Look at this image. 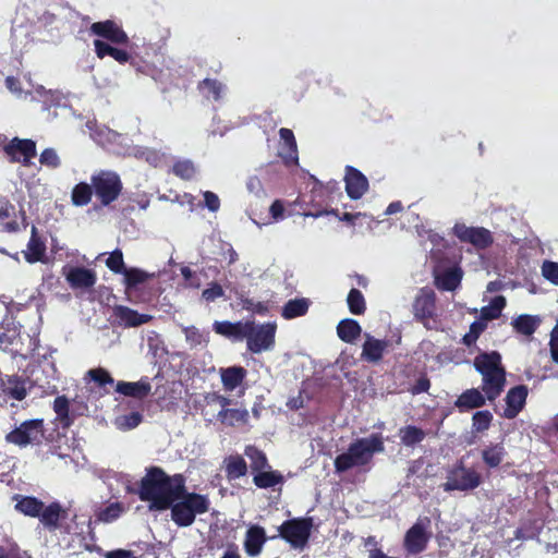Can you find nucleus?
<instances>
[{
  "mask_svg": "<svg viewBox=\"0 0 558 558\" xmlns=\"http://www.w3.org/2000/svg\"><path fill=\"white\" fill-rule=\"evenodd\" d=\"M185 481L181 473L170 476L160 466H150L141 480L140 499L149 501L151 509L167 510L184 492Z\"/></svg>",
  "mask_w": 558,
  "mask_h": 558,
  "instance_id": "1",
  "label": "nucleus"
},
{
  "mask_svg": "<svg viewBox=\"0 0 558 558\" xmlns=\"http://www.w3.org/2000/svg\"><path fill=\"white\" fill-rule=\"evenodd\" d=\"M384 450V437L380 433L357 438L349 445L345 452L336 457L333 461L335 470L337 473H344L353 468L364 466L372 462L375 453Z\"/></svg>",
  "mask_w": 558,
  "mask_h": 558,
  "instance_id": "2",
  "label": "nucleus"
},
{
  "mask_svg": "<svg viewBox=\"0 0 558 558\" xmlns=\"http://www.w3.org/2000/svg\"><path fill=\"white\" fill-rule=\"evenodd\" d=\"M210 501L206 495L190 493L184 485V492L170 506L171 520L180 527H186L194 523L197 514L208 512Z\"/></svg>",
  "mask_w": 558,
  "mask_h": 558,
  "instance_id": "3",
  "label": "nucleus"
},
{
  "mask_svg": "<svg viewBox=\"0 0 558 558\" xmlns=\"http://www.w3.org/2000/svg\"><path fill=\"white\" fill-rule=\"evenodd\" d=\"M313 179V186L310 192L308 204H312L315 207V210L304 211L303 215L305 217L318 218L323 215H329V210L327 206L330 202H332L336 196H341V190L339 182L335 180H330L327 183H323L317 180L315 177Z\"/></svg>",
  "mask_w": 558,
  "mask_h": 558,
  "instance_id": "4",
  "label": "nucleus"
},
{
  "mask_svg": "<svg viewBox=\"0 0 558 558\" xmlns=\"http://www.w3.org/2000/svg\"><path fill=\"white\" fill-rule=\"evenodd\" d=\"M90 182L97 199L102 206H109L116 202L123 190L120 175L112 170H99L92 174Z\"/></svg>",
  "mask_w": 558,
  "mask_h": 558,
  "instance_id": "5",
  "label": "nucleus"
},
{
  "mask_svg": "<svg viewBox=\"0 0 558 558\" xmlns=\"http://www.w3.org/2000/svg\"><path fill=\"white\" fill-rule=\"evenodd\" d=\"M276 323H264L256 325L253 320H247L245 331L246 348L253 354H259L270 351L276 343Z\"/></svg>",
  "mask_w": 558,
  "mask_h": 558,
  "instance_id": "6",
  "label": "nucleus"
},
{
  "mask_svg": "<svg viewBox=\"0 0 558 558\" xmlns=\"http://www.w3.org/2000/svg\"><path fill=\"white\" fill-rule=\"evenodd\" d=\"M412 313L414 319L422 323L425 328L429 330L438 328L436 293L433 289L424 287L418 290L412 303Z\"/></svg>",
  "mask_w": 558,
  "mask_h": 558,
  "instance_id": "7",
  "label": "nucleus"
},
{
  "mask_svg": "<svg viewBox=\"0 0 558 558\" xmlns=\"http://www.w3.org/2000/svg\"><path fill=\"white\" fill-rule=\"evenodd\" d=\"M481 484V474L472 468H466L463 461H459L448 471L442 488L445 492H468L477 488Z\"/></svg>",
  "mask_w": 558,
  "mask_h": 558,
  "instance_id": "8",
  "label": "nucleus"
},
{
  "mask_svg": "<svg viewBox=\"0 0 558 558\" xmlns=\"http://www.w3.org/2000/svg\"><path fill=\"white\" fill-rule=\"evenodd\" d=\"M313 524L311 517L286 520L278 527L279 536L293 548H304L310 539Z\"/></svg>",
  "mask_w": 558,
  "mask_h": 558,
  "instance_id": "9",
  "label": "nucleus"
},
{
  "mask_svg": "<svg viewBox=\"0 0 558 558\" xmlns=\"http://www.w3.org/2000/svg\"><path fill=\"white\" fill-rule=\"evenodd\" d=\"M44 437V420L35 418L23 422L19 427L11 430L5 439L10 444L26 447L27 445H39Z\"/></svg>",
  "mask_w": 558,
  "mask_h": 558,
  "instance_id": "10",
  "label": "nucleus"
},
{
  "mask_svg": "<svg viewBox=\"0 0 558 558\" xmlns=\"http://www.w3.org/2000/svg\"><path fill=\"white\" fill-rule=\"evenodd\" d=\"M453 234L461 242L470 243L480 250L489 247L494 242L490 231L483 227H468L464 223H457L453 227Z\"/></svg>",
  "mask_w": 558,
  "mask_h": 558,
  "instance_id": "11",
  "label": "nucleus"
},
{
  "mask_svg": "<svg viewBox=\"0 0 558 558\" xmlns=\"http://www.w3.org/2000/svg\"><path fill=\"white\" fill-rule=\"evenodd\" d=\"M3 151L10 162H22L27 166L36 156V143L29 138L14 137L4 145Z\"/></svg>",
  "mask_w": 558,
  "mask_h": 558,
  "instance_id": "12",
  "label": "nucleus"
},
{
  "mask_svg": "<svg viewBox=\"0 0 558 558\" xmlns=\"http://www.w3.org/2000/svg\"><path fill=\"white\" fill-rule=\"evenodd\" d=\"M89 32L92 35L99 37L98 39H106L109 44L126 45L129 43L128 34L112 20L93 23Z\"/></svg>",
  "mask_w": 558,
  "mask_h": 558,
  "instance_id": "13",
  "label": "nucleus"
},
{
  "mask_svg": "<svg viewBox=\"0 0 558 558\" xmlns=\"http://www.w3.org/2000/svg\"><path fill=\"white\" fill-rule=\"evenodd\" d=\"M112 324L124 328L138 327L153 319L151 315L141 314L137 311L125 306L114 305L112 307Z\"/></svg>",
  "mask_w": 558,
  "mask_h": 558,
  "instance_id": "14",
  "label": "nucleus"
},
{
  "mask_svg": "<svg viewBox=\"0 0 558 558\" xmlns=\"http://www.w3.org/2000/svg\"><path fill=\"white\" fill-rule=\"evenodd\" d=\"M0 392L8 399L22 401L27 396V379L17 374L7 375L0 372Z\"/></svg>",
  "mask_w": 558,
  "mask_h": 558,
  "instance_id": "15",
  "label": "nucleus"
},
{
  "mask_svg": "<svg viewBox=\"0 0 558 558\" xmlns=\"http://www.w3.org/2000/svg\"><path fill=\"white\" fill-rule=\"evenodd\" d=\"M365 341L362 345L361 360L367 363L377 364L383 360L390 342L387 339H377L368 332L364 333Z\"/></svg>",
  "mask_w": 558,
  "mask_h": 558,
  "instance_id": "16",
  "label": "nucleus"
},
{
  "mask_svg": "<svg viewBox=\"0 0 558 558\" xmlns=\"http://www.w3.org/2000/svg\"><path fill=\"white\" fill-rule=\"evenodd\" d=\"M68 517L69 510L59 501H52L47 506L44 505L38 519L46 530L54 532L61 527L60 521L66 520Z\"/></svg>",
  "mask_w": 558,
  "mask_h": 558,
  "instance_id": "17",
  "label": "nucleus"
},
{
  "mask_svg": "<svg viewBox=\"0 0 558 558\" xmlns=\"http://www.w3.org/2000/svg\"><path fill=\"white\" fill-rule=\"evenodd\" d=\"M473 365L482 377L506 373L498 351L481 352L475 356Z\"/></svg>",
  "mask_w": 558,
  "mask_h": 558,
  "instance_id": "18",
  "label": "nucleus"
},
{
  "mask_svg": "<svg viewBox=\"0 0 558 558\" xmlns=\"http://www.w3.org/2000/svg\"><path fill=\"white\" fill-rule=\"evenodd\" d=\"M345 192L351 199H360L368 190L367 178L352 166L345 167Z\"/></svg>",
  "mask_w": 558,
  "mask_h": 558,
  "instance_id": "19",
  "label": "nucleus"
},
{
  "mask_svg": "<svg viewBox=\"0 0 558 558\" xmlns=\"http://www.w3.org/2000/svg\"><path fill=\"white\" fill-rule=\"evenodd\" d=\"M527 392V387L524 385L510 388L505 398L506 408L502 416L509 420L514 418L524 408Z\"/></svg>",
  "mask_w": 558,
  "mask_h": 558,
  "instance_id": "20",
  "label": "nucleus"
},
{
  "mask_svg": "<svg viewBox=\"0 0 558 558\" xmlns=\"http://www.w3.org/2000/svg\"><path fill=\"white\" fill-rule=\"evenodd\" d=\"M429 536L421 523L413 524L405 533L404 548L409 554L416 555L424 551L427 547Z\"/></svg>",
  "mask_w": 558,
  "mask_h": 558,
  "instance_id": "21",
  "label": "nucleus"
},
{
  "mask_svg": "<svg viewBox=\"0 0 558 558\" xmlns=\"http://www.w3.org/2000/svg\"><path fill=\"white\" fill-rule=\"evenodd\" d=\"M268 541V537L266 535V531L263 526L258 524L251 525L244 536V550L248 557H256L258 556L265 543Z\"/></svg>",
  "mask_w": 558,
  "mask_h": 558,
  "instance_id": "22",
  "label": "nucleus"
},
{
  "mask_svg": "<svg viewBox=\"0 0 558 558\" xmlns=\"http://www.w3.org/2000/svg\"><path fill=\"white\" fill-rule=\"evenodd\" d=\"M46 240L38 232V229L35 226H32L31 229V238L28 240L26 250L23 251V256L25 260L29 264H35L38 262H44L46 257Z\"/></svg>",
  "mask_w": 558,
  "mask_h": 558,
  "instance_id": "23",
  "label": "nucleus"
},
{
  "mask_svg": "<svg viewBox=\"0 0 558 558\" xmlns=\"http://www.w3.org/2000/svg\"><path fill=\"white\" fill-rule=\"evenodd\" d=\"M93 44L97 58L104 59L106 57H111L120 64L131 63V65H135L132 56L125 49L114 47L101 39H95Z\"/></svg>",
  "mask_w": 558,
  "mask_h": 558,
  "instance_id": "24",
  "label": "nucleus"
},
{
  "mask_svg": "<svg viewBox=\"0 0 558 558\" xmlns=\"http://www.w3.org/2000/svg\"><path fill=\"white\" fill-rule=\"evenodd\" d=\"M65 279L73 289H89L95 286L97 276L93 269L76 266L69 269Z\"/></svg>",
  "mask_w": 558,
  "mask_h": 558,
  "instance_id": "25",
  "label": "nucleus"
},
{
  "mask_svg": "<svg viewBox=\"0 0 558 558\" xmlns=\"http://www.w3.org/2000/svg\"><path fill=\"white\" fill-rule=\"evenodd\" d=\"M52 410L56 413L54 423L58 427L66 430L74 424L76 414L71 410L66 396H58L53 400Z\"/></svg>",
  "mask_w": 558,
  "mask_h": 558,
  "instance_id": "26",
  "label": "nucleus"
},
{
  "mask_svg": "<svg viewBox=\"0 0 558 558\" xmlns=\"http://www.w3.org/2000/svg\"><path fill=\"white\" fill-rule=\"evenodd\" d=\"M151 390V385L147 378H142L138 381H118L116 385V391L125 396L132 397L138 400L145 399Z\"/></svg>",
  "mask_w": 558,
  "mask_h": 558,
  "instance_id": "27",
  "label": "nucleus"
},
{
  "mask_svg": "<svg viewBox=\"0 0 558 558\" xmlns=\"http://www.w3.org/2000/svg\"><path fill=\"white\" fill-rule=\"evenodd\" d=\"M486 396L483 395L478 389L471 388L463 391L458 399L454 401L456 408L460 412H465L472 409L482 408L486 403Z\"/></svg>",
  "mask_w": 558,
  "mask_h": 558,
  "instance_id": "28",
  "label": "nucleus"
},
{
  "mask_svg": "<svg viewBox=\"0 0 558 558\" xmlns=\"http://www.w3.org/2000/svg\"><path fill=\"white\" fill-rule=\"evenodd\" d=\"M506 373L482 377L481 389L488 401H495L506 387Z\"/></svg>",
  "mask_w": 558,
  "mask_h": 558,
  "instance_id": "29",
  "label": "nucleus"
},
{
  "mask_svg": "<svg viewBox=\"0 0 558 558\" xmlns=\"http://www.w3.org/2000/svg\"><path fill=\"white\" fill-rule=\"evenodd\" d=\"M507 454L502 442L489 444L481 452L484 464L489 469L500 466Z\"/></svg>",
  "mask_w": 558,
  "mask_h": 558,
  "instance_id": "30",
  "label": "nucleus"
},
{
  "mask_svg": "<svg viewBox=\"0 0 558 558\" xmlns=\"http://www.w3.org/2000/svg\"><path fill=\"white\" fill-rule=\"evenodd\" d=\"M213 328L216 333L228 337V338H234L236 340H242L245 337V331L247 328V322H236L231 323L228 320L223 322H215L213 325Z\"/></svg>",
  "mask_w": 558,
  "mask_h": 558,
  "instance_id": "31",
  "label": "nucleus"
},
{
  "mask_svg": "<svg viewBox=\"0 0 558 558\" xmlns=\"http://www.w3.org/2000/svg\"><path fill=\"white\" fill-rule=\"evenodd\" d=\"M247 375L243 366H230L220 369V377L226 390L233 391L239 387Z\"/></svg>",
  "mask_w": 558,
  "mask_h": 558,
  "instance_id": "32",
  "label": "nucleus"
},
{
  "mask_svg": "<svg viewBox=\"0 0 558 558\" xmlns=\"http://www.w3.org/2000/svg\"><path fill=\"white\" fill-rule=\"evenodd\" d=\"M362 333L361 325L352 318H344L338 323L337 335L345 343H354Z\"/></svg>",
  "mask_w": 558,
  "mask_h": 558,
  "instance_id": "33",
  "label": "nucleus"
},
{
  "mask_svg": "<svg viewBox=\"0 0 558 558\" xmlns=\"http://www.w3.org/2000/svg\"><path fill=\"white\" fill-rule=\"evenodd\" d=\"M462 280V270L458 267L449 268L445 270L440 276L436 278V284L444 291L456 290Z\"/></svg>",
  "mask_w": 558,
  "mask_h": 558,
  "instance_id": "34",
  "label": "nucleus"
},
{
  "mask_svg": "<svg viewBox=\"0 0 558 558\" xmlns=\"http://www.w3.org/2000/svg\"><path fill=\"white\" fill-rule=\"evenodd\" d=\"M44 505V501L34 496H22L17 500L15 509L24 515L39 518Z\"/></svg>",
  "mask_w": 558,
  "mask_h": 558,
  "instance_id": "35",
  "label": "nucleus"
},
{
  "mask_svg": "<svg viewBox=\"0 0 558 558\" xmlns=\"http://www.w3.org/2000/svg\"><path fill=\"white\" fill-rule=\"evenodd\" d=\"M94 192L93 184L80 182L75 184L71 192V202L76 207H83L90 203Z\"/></svg>",
  "mask_w": 558,
  "mask_h": 558,
  "instance_id": "36",
  "label": "nucleus"
},
{
  "mask_svg": "<svg viewBox=\"0 0 558 558\" xmlns=\"http://www.w3.org/2000/svg\"><path fill=\"white\" fill-rule=\"evenodd\" d=\"M310 301L307 299L289 300L282 307L281 316L286 319H293L304 316L308 312Z\"/></svg>",
  "mask_w": 558,
  "mask_h": 558,
  "instance_id": "37",
  "label": "nucleus"
},
{
  "mask_svg": "<svg viewBox=\"0 0 558 558\" xmlns=\"http://www.w3.org/2000/svg\"><path fill=\"white\" fill-rule=\"evenodd\" d=\"M506 304L507 301L504 295H497L493 298L488 305L481 308L480 319L487 323L489 320L499 318Z\"/></svg>",
  "mask_w": 558,
  "mask_h": 558,
  "instance_id": "38",
  "label": "nucleus"
},
{
  "mask_svg": "<svg viewBox=\"0 0 558 558\" xmlns=\"http://www.w3.org/2000/svg\"><path fill=\"white\" fill-rule=\"evenodd\" d=\"M16 215L15 206L5 201L0 206V221L2 222V230L8 233H15L20 231V223L16 219L4 222L5 219L13 218Z\"/></svg>",
  "mask_w": 558,
  "mask_h": 558,
  "instance_id": "39",
  "label": "nucleus"
},
{
  "mask_svg": "<svg viewBox=\"0 0 558 558\" xmlns=\"http://www.w3.org/2000/svg\"><path fill=\"white\" fill-rule=\"evenodd\" d=\"M539 325V319L536 316L522 314L513 319L512 326L514 330L524 336H532Z\"/></svg>",
  "mask_w": 558,
  "mask_h": 558,
  "instance_id": "40",
  "label": "nucleus"
},
{
  "mask_svg": "<svg viewBox=\"0 0 558 558\" xmlns=\"http://www.w3.org/2000/svg\"><path fill=\"white\" fill-rule=\"evenodd\" d=\"M218 421L228 426H234L238 423H246L248 412L245 409H222L218 412Z\"/></svg>",
  "mask_w": 558,
  "mask_h": 558,
  "instance_id": "41",
  "label": "nucleus"
},
{
  "mask_svg": "<svg viewBox=\"0 0 558 558\" xmlns=\"http://www.w3.org/2000/svg\"><path fill=\"white\" fill-rule=\"evenodd\" d=\"M247 472L245 460L239 456H230L226 459V474L228 480H236L244 476Z\"/></svg>",
  "mask_w": 558,
  "mask_h": 558,
  "instance_id": "42",
  "label": "nucleus"
},
{
  "mask_svg": "<svg viewBox=\"0 0 558 558\" xmlns=\"http://www.w3.org/2000/svg\"><path fill=\"white\" fill-rule=\"evenodd\" d=\"M124 276V284L126 292L135 289L138 284L146 282L154 277V274H148L140 268H126L122 274Z\"/></svg>",
  "mask_w": 558,
  "mask_h": 558,
  "instance_id": "43",
  "label": "nucleus"
},
{
  "mask_svg": "<svg viewBox=\"0 0 558 558\" xmlns=\"http://www.w3.org/2000/svg\"><path fill=\"white\" fill-rule=\"evenodd\" d=\"M198 90L207 98H213L215 101L219 100L225 90V85L215 78H204L197 84Z\"/></svg>",
  "mask_w": 558,
  "mask_h": 558,
  "instance_id": "44",
  "label": "nucleus"
},
{
  "mask_svg": "<svg viewBox=\"0 0 558 558\" xmlns=\"http://www.w3.org/2000/svg\"><path fill=\"white\" fill-rule=\"evenodd\" d=\"M282 474L277 471H259L254 475L253 482L258 488H270L283 483Z\"/></svg>",
  "mask_w": 558,
  "mask_h": 558,
  "instance_id": "45",
  "label": "nucleus"
},
{
  "mask_svg": "<svg viewBox=\"0 0 558 558\" xmlns=\"http://www.w3.org/2000/svg\"><path fill=\"white\" fill-rule=\"evenodd\" d=\"M399 435L401 442L407 447H413L416 444L423 441L426 437V433L422 428L414 425L402 427Z\"/></svg>",
  "mask_w": 558,
  "mask_h": 558,
  "instance_id": "46",
  "label": "nucleus"
},
{
  "mask_svg": "<svg viewBox=\"0 0 558 558\" xmlns=\"http://www.w3.org/2000/svg\"><path fill=\"white\" fill-rule=\"evenodd\" d=\"M347 304L353 315H363L366 311L365 298L359 289L352 288L349 291Z\"/></svg>",
  "mask_w": 558,
  "mask_h": 558,
  "instance_id": "47",
  "label": "nucleus"
},
{
  "mask_svg": "<svg viewBox=\"0 0 558 558\" xmlns=\"http://www.w3.org/2000/svg\"><path fill=\"white\" fill-rule=\"evenodd\" d=\"M245 454L251 459V469L253 471L259 472L269 468L266 454L256 447L248 446L245 449Z\"/></svg>",
  "mask_w": 558,
  "mask_h": 558,
  "instance_id": "48",
  "label": "nucleus"
},
{
  "mask_svg": "<svg viewBox=\"0 0 558 558\" xmlns=\"http://www.w3.org/2000/svg\"><path fill=\"white\" fill-rule=\"evenodd\" d=\"M493 422V414L488 410L477 411L472 416V429L483 433L489 429Z\"/></svg>",
  "mask_w": 558,
  "mask_h": 558,
  "instance_id": "49",
  "label": "nucleus"
},
{
  "mask_svg": "<svg viewBox=\"0 0 558 558\" xmlns=\"http://www.w3.org/2000/svg\"><path fill=\"white\" fill-rule=\"evenodd\" d=\"M487 328V323L478 319L471 324L469 332H466L462 338V343L466 347H472L475 344L480 336Z\"/></svg>",
  "mask_w": 558,
  "mask_h": 558,
  "instance_id": "50",
  "label": "nucleus"
},
{
  "mask_svg": "<svg viewBox=\"0 0 558 558\" xmlns=\"http://www.w3.org/2000/svg\"><path fill=\"white\" fill-rule=\"evenodd\" d=\"M172 172L182 180H191L194 178L196 170L192 161L179 160L172 166Z\"/></svg>",
  "mask_w": 558,
  "mask_h": 558,
  "instance_id": "51",
  "label": "nucleus"
},
{
  "mask_svg": "<svg viewBox=\"0 0 558 558\" xmlns=\"http://www.w3.org/2000/svg\"><path fill=\"white\" fill-rule=\"evenodd\" d=\"M106 266L114 274L122 275L125 270L123 253L120 248H116L106 259Z\"/></svg>",
  "mask_w": 558,
  "mask_h": 558,
  "instance_id": "52",
  "label": "nucleus"
},
{
  "mask_svg": "<svg viewBox=\"0 0 558 558\" xmlns=\"http://www.w3.org/2000/svg\"><path fill=\"white\" fill-rule=\"evenodd\" d=\"M239 300L244 310L256 313L258 315H266L269 311L267 302L255 301L245 295H240Z\"/></svg>",
  "mask_w": 558,
  "mask_h": 558,
  "instance_id": "53",
  "label": "nucleus"
},
{
  "mask_svg": "<svg viewBox=\"0 0 558 558\" xmlns=\"http://www.w3.org/2000/svg\"><path fill=\"white\" fill-rule=\"evenodd\" d=\"M86 376L90 378L94 383L97 384L98 387H105L106 385H112L113 378L110 375V373L102 368V367H96L92 368L86 373Z\"/></svg>",
  "mask_w": 558,
  "mask_h": 558,
  "instance_id": "54",
  "label": "nucleus"
},
{
  "mask_svg": "<svg viewBox=\"0 0 558 558\" xmlns=\"http://www.w3.org/2000/svg\"><path fill=\"white\" fill-rule=\"evenodd\" d=\"M143 421V415L140 412H131L129 414L119 416L117 418V426L120 429L129 430L137 427Z\"/></svg>",
  "mask_w": 558,
  "mask_h": 558,
  "instance_id": "55",
  "label": "nucleus"
},
{
  "mask_svg": "<svg viewBox=\"0 0 558 558\" xmlns=\"http://www.w3.org/2000/svg\"><path fill=\"white\" fill-rule=\"evenodd\" d=\"M123 508L121 504L113 502L98 512V519L102 522H112L120 517Z\"/></svg>",
  "mask_w": 558,
  "mask_h": 558,
  "instance_id": "56",
  "label": "nucleus"
},
{
  "mask_svg": "<svg viewBox=\"0 0 558 558\" xmlns=\"http://www.w3.org/2000/svg\"><path fill=\"white\" fill-rule=\"evenodd\" d=\"M39 161L50 169H57L61 166V160L53 148L44 149L40 154Z\"/></svg>",
  "mask_w": 558,
  "mask_h": 558,
  "instance_id": "57",
  "label": "nucleus"
},
{
  "mask_svg": "<svg viewBox=\"0 0 558 558\" xmlns=\"http://www.w3.org/2000/svg\"><path fill=\"white\" fill-rule=\"evenodd\" d=\"M542 275L549 282L558 286V263L545 260L542 265Z\"/></svg>",
  "mask_w": 558,
  "mask_h": 558,
  "instance_id": "58",
  "label": "nucleus"
},
{
  "mask_svg": "<svg viewBox=\"0 0 558 558\" xmlns=\"http://www.w3.org/2000/svg\"><path fill=\"white\" fill-rule=\"evenodd\" d=\"M183 332L185 335L186 341L193 347L199 345L205 341L204 335L195 326L185 327Z\"/></svg>",
  "mask_w": 558,
  "mask_h": 558,
  "instance_id": "59",
  "label": "nucleus"
},
{
  "mask_svg": "<svg viewBox=\"0 0 558 558\" xmlns=\"http://www.w3.org/2000/svg\"><path fill=\"white\" fill-rule=\"evenodd\" d=\"M223 295V289L222 287L217 283L213 282L208 288L203 290L202 296L207 302H214L216 299Z\"/></svg>",
  "mask_w": 558,
  "mask_h": 558,
  "instance_id": "60",
  "label": "nucleus"
},
{
  "mask_svg": "<svg viewBox=\"0 0 558 558\" xmlns=\"http://www.w3.org/2000/svg\"><path fill=\"white\" fill-rule=\"evenodd\" d=\"M280 138L287 145L290 151L296 153L298 146L293 132L290 129L281 128L279 130Z\"/></svg>",
  "mask_w": 558,
  "mask_h": 558,
  "instance_id": "61",
  "label": "nucleus"
},
{
  "mask_svg": "<svg viewBox=\"0 0 558 558\" xmlns=\"http://www.w3.org/2000/svg\"><path fill=\"white\" fill-rule=\"evenodd\" d=\"M430 388V380L426 375H422L415 384L410 388L412 395L427 392Z\"/></svg>",
  "mask_w": 558,
  "mask_h": 558,
  "instance_id": "62",
  "label": "nucleus"
},
{
  "mask_svg": "<svg viewBox=\"0 0 558 558\" xmlns=\"http://www.w3.org/2000/svg\"><path fill=\"white\" fill-rule=\"evenodd\" d=\"M269 214L275 221L282 220L284 218V205L280 199H276L269 208Z\"/></svg>",
  "mask_w": 558,
  "mask_h": 558,
  "instance_id": "63",
  "label": "nucleus"
},
{
  "mask_svg": "<svg viewBox=\"0 0 558 558\" xmlns=\"http://www.w3.org/2000/svg\"><path fill=\"white\" fill-rule=\"evenodd\" d=\"M204 201H205L206 207L210 211H217L220 207L219 197L214 192H210V191L205 192Z\"/></svg>",
  "mask_w": 558,
  "mask_h": 558,
  "instance_id": "64",
  "label": "nucleus"
}]
</instances>
